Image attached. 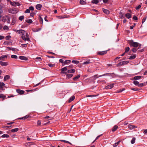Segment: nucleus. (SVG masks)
<instances>
[{
	"instance_id": "58",
	"label": "nucleus",
	"mask_w": 147,
	"mask_h": 147,
	"mask_svg": "<svg viewBox=\"0 0 147 147\" xmlns=\"http://www.w3.org/2000/svg\"><path fill=\"white\" fill-rule=\"evenodd\" d=\"M30 11L29 9H27L26 10V11L25 12V13H29L30 12Z\"/></svg>"
},
{
	"instance_id": "51",
	"label": "nucleus",
	"mask_w": 147,
	"mask_h": 147,
	"mask_svg": "<svg viewBox=\"0 0 147 147\" xmlns=\"http://www.w3.org/2000/svg\"><path fill=\"white\" fill-rule=\"evenodd\" d=\"M131 90H133L135 91H137L139 90H140V89H139L138 88H131Z\"/></svg>"
},
{
	"instance_id": "3",
	"label": "nucleus",
	"mask_w": 147,
	"mask_h": 147,
	"mask_svg": "<svg viewBox=\"0 0 147 147\" xmlns=\"http://www.w3.org/2000/svg\"><path fill=\"white\" fill-rule=\"evenodd\" d=\"M112 74H111V73H106L102 75H100L99 76H98L97 75H94L92 77L93 78V79L94 80H95L96 78H98L99 77L103 76H111V75Z\"/></svg>"
},
{
	"instance_id": "59",
	"label": "nucleus",
	"mask_w": 147,
	"mask_h": 147,
	"mask_svg": "<svg viewBox=\"0 0 147 147\" xmlns=\"http://www.w3.org/2000/svg\"><path fill=\"white\" fill-rule=\"evenodd\" d=\"M27 44L28 43L21 44V46H22L23 47H27Z\"/></svg>"
},
{
	"instance_id": "11",
	"label": "nucleus",
	"mask_w": 147,
	"mask_h": 147,
	"mask_svg": "<svg viewBox=\"0 0 147 147\" xmlns=\"http://www.w3.org/2000/svg\"><path fill=\"white\" fill-rule=\"evenodd\" d=\"M42 7V5H41L40 4H38L36 5V8L37 9L40 10L41 9Z\"/></svg>"
},
{
	"instance_id": "57",
	"label": "nucleus",
	"mask_w": 147,
	"mask_h": 147,
	"mask_svg": "<svg viewBox=\"0 0 147 147\" xmlns=\"http://www.w3.org/2000/svg\"><path fill=\"white\" fill-rule=\"evenodd\" d=\"M141 7V6L140 5H139L136 7V10L139 9Z\"/></svg>"
},
{
	"instance_id": "52",
	"label": "nucleus",
	"mask_w": 147,
	"mask_h": 147,
	"mask_svg": "<svg viewBox=\"0 0 147 147\" xmlns=\"http://www.w3.org/2000/svg\"><path fill=\"white\" fill-rule=\"evenodd\" d=\"M15 18H13L12 20V25H13L15 23Z\"/></svg>"
},
{
	"instance_id": "24",
	"label": "nucleus",
	"mask_w": 147,
	"mask_h": 147,
	"mask_svg": "<svg viewBox=\"0 0 147 147\" xmlns=\"http://www.w3.org/2000/svg\"><path fill=\"white\" fill-rule=\"evenodd\" d=\"M136 57V55H134L133 56H130L129 59H133L135 58Z\"/></svg>"
},
{
	"instance_id": "40",
	"label": "nucleus",
	"mask_w": 147,
	"mask_h": 147,
	"mask_svg": "<svg viewBox=\"0 0 147 147\" xmlns=\"http://www.w3.org/2000/svg\"><path fill=\"white\" fill-rule=\"evenodd\" d=\"M146 85V84L145 83H141L140 84H139L138 86L139 87H143L144 86H145Z\"/></svg>"
},
{
	"instance_id": "33",
	"label": "nucleus",
	"mask_w": 147,
	"mask_h": 147,
	"mask_svg": "<svg viewBox=\"0 0 147 147\" xmlns=\"http://www.w3.org/2000/svg\"><path fill=\"white\" fill-rule=\"evenodd\" d=\"M3 12V10L2 8L1 7V6L0 5V19L1 18V14Z\"/></svg>"
},
{
	"instance_id": "37",
	"label": "nucleus",
	"mask_w": 147,
	"mask_h": 147,
	"mask_svg": "<svg viewBox=\"0 0 147 147\" xmlns=\"http://www.w3.org/2000/svg\"><path fill=\"white\" fill-rule=\"evenodd\" d=\"M136 139L135 138H133L131 141V143L132 144H134L135 142Z\"/></svg>"
},
{
	"instance_id": "50",
	"label": "nucleus",
	"mask_w": 147,
	"mask_h": 147,
	"mask_svg": "<svg viewBox=\"0 0 147 147\" xmlns=\"http://www.w3.org/2000/svg\"><path fill=\"white\" fill-rule=\"evenodd\" d=\"M67 67H68V70L71 69L73 67V65H71L69 66H67Z\"/></svg>"
},
{
	"instance_id": "16",
	"label": "nucleus",
	"mask_w": 147,
	"mask_h": 147,
	"mask_svg": "<svg viewBox=\"0 0 147 147\" xmlns=\"http://www.w3.org/2000/svg\"><path fill=\"white\" fill-rule=\"evenodd\" d=\"M128 127L129 128V129L137 128L136 126H135L134 125H131L130 124L128 125Z\"/></svg>"
},
{
	"instance_id": "47",
	"label": "nucleus",
	"mask_w": 147,
	"mask_h": 147,
	"mask_svg": "<svg viewBox=\"0 0 147 147\" xmlns=\"http://www.w3.org/2000/svg\"><path fill=\"white\" fill-rule=\"evenodd\" d=\"M71 62V61L69 60H66L64 62L66 64L70 63Z\"/></svg>"
},
{
	"instance_id": "7",
	"label": "nucleus",
	"mask_w": 147,
	"mask_h": 147,
	"mask_svg": "<svg viewBox=\"0 0 147 147\" xmlns=\"http://www.w3.org/2000/svg\"><path fill=\"white\" fill-rule=\"evenodd\" d=\"M8 12L10 13L15 14L17 13L18 11L16 9L14 8L11 9H9Z\"/></svg>"
},
{
	"instance_id": "27",
	"label": "nucleus",
	"mask_w": 147,
	"mask_h": 147,
	"mask_svg": "<svg viewBox=\"0 0 147 147\" xmlns=\"http://www.w3.org/2000/svg\"><path fill=\"white\" fill-rule=\"evenodd\" d=\"M90 60H89V59L87 61H86L83 63L82 64L83 65H85V64L87 65V64H88L90 63Z\"/></svg>"
},
{
	"instance_id": "46",
	"label": "nucleus",
	"mask_w": 147,
	"mask_h": 147,
	"mask_svg": "<svg viewBox=\"0 0 147 147\" xmlns=\"http://www.w3.org/2000/svg\"><path fill=\"white\" fill-rule=\"evenodd\" d=\"M24 16H20L19 17V19L20 20L22 21L24 19Z\"/></svg>"
},
{
	"instance_id": "13",
	"label": "nucleus",
	"mask_w": 147,
	"mask_h": 147,
	"mask_svg": "<svg viewBox=\"0 0 147 147\" xmlns=\"http://www.w3.org/2000/svg\"><path fill=\"white\" fill-rule=\"evenodd\" d=\"M75 72L74 69H71L67 70V72L69 73H74Z\"/></svg>"
},
{
	"instance_id": "60",
	"label": "nucleus",
	"mask_w": 147,
	"mask_h": 147,
	"mask_svg": "<svg viewBox=\"0 0 147 147\" xmlns=\"http://www.w3.org/2000/svg\"><path fill=\"white\" fill-rule=\"evenodd\" d=\"M29 9H30V10L33 11L34 10V8L32 6H30L29 7Z\"/></svg>"
},
{
	"instance_id": "31",
	"label": "nucleus",
	"mask_w": 147,
	"mask_h": 147,
	"mask_svg": "<svg viewBox=\"0 0 147 147\" xmlns=\"http://www.w3.org/2000/svg\"><path fill=\"white\" fill-rule=\"evenodd\" d=\"M41 29L40 28H37L34 29H33V31L34 32H38L41 30Z\"/></svg>"
},
{
	"instance_id": "2",
	"label": "nucleus",
	"mask_w": 147,
	"mask_h": 147,
	"mask_svg": "<svg viewBox=\"0 0 147 147\" xmlns=\"http://www.w3.org/2000/svg\"><path fill=\"white\" fill-rule=\"evenodd\" d=\"M2 20L3 22H7V23L9 24L10 22V18L7 15H5L3 16L2 18Z\"/></svg>"
},
{
	"instance_id": "61",
	"label": "nucleus",
	"mask_w": 147,
	"mask_h": 147,
	"mask_svg": "<svg viewBox=\"0 0 147 147\" xmlns=\"http://www.w3.org/2000/svg\"><path fill=\"white\" fill-rule=\"evenodd\" d=\"M8 28V27L7 26H5L3 27V29L4 30H7Z\"/></svg>"
},
{
	"instance_id": "5",
	"label": "nucleus",
	"mask_w": 147,
	"mask_h": 147,
	"mask_svg": "<svg viewBox=\"0 0 147 147\" xmlns=\"http://www.w3.org/2000/svg\"><path fill=\"white\" fill-rule=\"evenodd\" d=\"M129 61H121L117 64V67H119L122 65H124L127 64L129 63Z\"/></svg>"
},
{
	"instance_id": "6",
	"label": "nucleus",
	"mask_w": 147,
	"mask_h": 147,
	"mask_svg": "<svg viewBox=\"0 0 147 147\" xmlns=\"http://www.w3.org/2000/svg\"><path fill=\"white\" fill-rule=\"evenodd\" d=\"M12 123H8L6 125H4V126H2L1 128H14V129H18L17 128H15V126H13L12 125H11L9 126H8V125H10Z\"/></svg>"
},
{
	"instance_id": "21",
	"label": "nucleus",
	"mask_w": 147,
	"mask_h": 147,
	"mask_svg": "<svg viewBox=\"0 0 147 147\" xmlns=\"http://www.w3.org/2000/svg\"><path fill=\"white\" fill-rule=\"evenodd\" d=\"M1 137L3 138H8L9 137V136L7 134H5L1 136Z\"/></svg>"
},
{
	"instance_id": "42",
	"label": "nucleus",
	"mask_w": 147,
	"mask_h": 147,
	"mask_svg": "<svg viewBox=\"0 0 147 147\" xmlns=\"http://www.w3.org/2000/svg\"><path fill=\"white\" fill-rule=\"evenodd\" d=\"M130 49L129 48V47H127L125 48V53H127L129 51Z\"/></svg>"
},
{
	"instance_id": "64",
	"label": "nucleus",
	"mask_w": 147,
	"mask_h": 147,
	"mask_svg": "<svg viewBox=\"0 0 147 147\" xmlns=\"http://www.w3.org/2000/svg\"><path fill=\"white\" fill-rule=\"evenodd\" d=\"M133 19L136 20H138V18L136 16H134L133 17Z\"/></svg>"
},
{
	"instance_id": "29",
	"label": "nucleus",
	"mask_w": 147,
	"mask_h": 147,
	"mask_svg": "<svg viewBox=\"0 0 147 147\" xmlns=\"http://www.w3.org/2000/svg\"><path fill=\"white\" fill-rule=\"evenodd\" d=\"M66 74V77L68 78H71L73 76V75L71 74Z\"/></svg>"
},
{
	"instance_id": "15",
	"label": "nucleus",
	"mask_w": 147,
	"mask_h": 147,
	"mask_svg": "<svg viewBox=\"0 0 147 147\" xmlns=\"http://www.w3.org/2000/svg\"><path fill=\"white\" fill-rule=\"evenodd\" d=\"M0 65L2 66H6L8 65L7 62L0 61Z\"/></svg>"
},
{
	"instance_id": "44",
	"label": "nucleus",
	"mask_w": 147,
	"mask_h": 147,
	"mask_svg": "<svg viewBox=\"0 0 147 147\" xmlns=\"http://www.w3.org/2000/svg\"><path fill=\"white\" fill-rule=\"evenodd\" d=\"M28 117H29L27 115L24 117H21V118H20V119H25L28 118Z\"/></svg>"
},
{
	"instance_id": "62",
	"label": "nucleus",
	"mask_w": 147,
	"mask_h": 147,
	"mask_svg": "<svg viewBox=\"0 0 147 147\" xmlns=\"http://www.w3.org/2000/svg\"><path fill=\"white\" fill-rule=\"evenodd\" d=\"M146 17H144L143 19L142 20V24H143L145 22V20L146 19Z\"/></svg>"
},
{
	"instance_id": "36",
	"label": "nucleus",
	"mask_w": 147,
	"mask_h": 147,
	"mask_svg": "<svg viewBox=\"0 0 147 147\" xmlns=\"http://www.w3.org/2000/svg\"><path fill=\"white\" fill-rule=\"evenodd\" d=\"M113 85H114V84H112L109 85L107 86V87L109 89H111L113 87Z\"/></svg>"
},
{
	"instance_id": "18",
	"label": "nucleus",
	"mask_w": 147,
	"mask_h": 147,
	"mask_svg": "<svg viewBox=\"0 0 147 147\" xmlns=\"http://www.w3.org/2000/svg\"><path fill=\"white\" fill-rule=\"evenodd\" d=\"M75 97L74 96H71L69 98L68 102H70L72 101H73L75 99Z\"/></svg>"
},
{
	"instance_id": "56",
	"label": "nucleus",
	"mask_w": 147,
	"mask_h": 147,
	"mask_svg": "<svg viewBox=\"0 0 147 147\" xmlns=\"http://www.w3.org/2000/svg\"><path fill=\"white\" fill-rule=\"evenodd\" d=\"M131 51L134 53H135L136 52L137 49L135 48H133L131 50Z\"/></svg>"
},
{
	"instance_id": "34",
	"label": "nucleus",
	"mask_w": 147,
	"mask_h": 147,
	"mask_svg": "<svg viewBox=\"0 0 147 147\" xmlns=\"http://www.w3.org/2000/svg\"><path fill=\"white\" fill-rule=\"evenodd\" d=\"M39 22H40V23L41 24H42L43 22V19L40 16V17L39 18Z\"/></svg>"
},
{
	"instance_id": "53",
	"label": "nucleus",
	"mask_w": 147,
	"mask_h": 147,
	"mask_svg": "<svg viewBox=\"0 0 147 147\" xmlns=\"http://www.w3.org/2000/svg\"><path fill=\"white\" fill-rule=\"evenodd\" d=\"M48 65L50 67H54L55 65V64H51V63H49L48 64Z\"/></svg>"
},
{
	"instance_id": "48",
	"label": "nucleus",
	"mask_w": 147,
	"mask_h": 147,
	"mask_svg": "<svg viewBox=\"0 0 147 147\" xmlns=\"http://www.w3.org/2000/svg\"><path fill=\"white\" fill-rule=\"evenodd\" d=\"M66 18V16H59L58 17V18L59 19H63Z\"/></svg>"
},
{
	"instance_id": "1",
	"label": "nucleus",
	"mask_w": 147,
	"mask_h": 147,
	"mask_svg": "<svg viewBox=\"0 0 147 147\" xmlns=\"http://www.w3.org/2000/svg\"><path fill=\"white\" fill-rule=\"evenodd\" d=\"M128 43L131 46L137 47L139 45V43L136 42H134L132 40H128Z\"/></svg>"
},
{
	"instance_id": "10",
	"label": "nucleus",
	"mask_w": 147,
	"mask_h": 147,
	"mask_svg": "<svg viewBox=\"0 0 147 147\" xmlns=\"http://www.w3.org/2000/svg\"><path fill=\"white\" fill-rule=\"evenodd\" d=\"M107 51H99L97 53V54L98 55H102L106 54L107 53Z\"/></svg>"
},
{
	"instance_id": "54",
	"label": "nucleus",
	"mask_w": 147,
	"mask_h": 147,
	"mask_svg": "<svg viewBox=\"0 0 147 147\" xmlns=\"http://www.w3.org/2000/svg\"><path fill=\"white\" fill-rule=\"evenodd\" d=\"M18 129H12L11 131L12 132H15L18 131Z\"/></svg>"
},
{
	"instance_id": "45",
	"label": "nucleus",
	"mask_w": 147,
	"mask_h": 147,
	"mask_svg": "<svg viewBox=\"0 0 147 147\" xmlns=\"http://www.w3.org/2000/svg\"><path fill=\"white\" fill-rule=\"evenodd\" d=\"M11 57L12 58L17 59L18 57L17 55H12L11 56Z\"/></svg>"
},
{
	"instance_id": "35",
	"label": "nucleus",
	"mask_w": 147,
	"mask_h": 147,
	"mask_svg": "<svg viewBox=\"0 0 147 147\" xmlns=\"http://www.w3.org/2000/svg\"><path fill=\"white\" fill-rule=\"evenodd\" d=\"M72 62L73 63L75 64H78L79 63V61L76 60H73L72 61Z\"/></svg>"
},
{
	"instance_id": "19",
	"label": "nucleus",
	"mask_w": 147,
	"mask_h": 147,
	"mask_svg": "<svg viewBox=\"0 0 147 147\" xmlns=\"http://www.w3.org/2000/svg\"><path fill=\"white\" fill-rule=\"evenodd\" d=\"M142 77V76H135L134 78V79L135 80H139V79H140Z\"/></svg>"
},
{
	"instance_id": "63",
	"label": "nucleus",
	"mask_w": 147,
	"mask_h": 147,
	"mask_svg": "<svg viewBox=\"0 0 147 147\" xmlns=\"http://www.w3.org/2000/svg\"><path fill=\"white\" fill-rule=\"evenodd\" d=\"M37 125H41V121L40 120H38L37 121Z\"/></svg>"
},
{
	"instance_id": "23",
	"label": "nucleus",
	"mask_w": 147,
	"mask_h": 147,
	"mask_svg": "<svg viewBox=\"0 0 147 147\" xmlns=\"http://www.w3.org/2000/svg\"><path fill=\"white\" fill-rule=\"evenodd\" d=\"M80 75H78L77 76L74 78H73V79L74 81L80 78Z\"/></svg>"
},
{
	"instance_id": "28",
	"label": "nucleus",
	"mask_w": 147,
	"mask_h": 147,
	"mask_svg": "<svg viewBox=\"0 0 147 147\" xmlns=\"http://www.w3.org/2000/svg\"><path fill=\"white\" fill-rule=\"evenodd\" d=\"M6 97V96L4 95L3 94H1L0 95V98H2V100H3Z\"/></svg>"
},
{
	"instance_id": "38",
	"label": "nucleus",
	"mask_w": 147,
	"mask_h": 147,
	"mask_svg": "<svg viewBox=\"0 0 147 147\" xmlns=\"http://www.w3.org/2000/svg\"><path fill=\"white\" fill-rule=\"evenodd\" d=\"M98 83L100 82L101 84H104L105 82V80H102L98 81Z\"/></svg>"
},
{
	"instance_id": "32",
	"label": "nucleus",
	"mask_w": 147,
	"mask_h": 147,
	"mask_svg": "<svg viewBox=\"0 0 147 147\" xmlns=\"http://www.w3.org/2000/svg\"><path fill=\"white\" fill-rule=\"evenodd\" d=\"M99 2L98 0H93L92 1V3L93 4H97Z\"/></svg>"
},
{
	"instance_id": "14",
	"label": "nucleus",
	"mask_w": 147,
	"mask_h": 147,
	"mask_svg": "<svg viewBox=\"0 0 147 147\" xmlns=\"http://www.w3.org/2000/svg\"><path fill=\"white\" fill-rule=\"evenodd\" d=\"M19 58L22 60L26 61L28 59V58L24 56H20L19 57Z\"/></svg>"
},
{
	"instance_id": "9",
	"label": "nucleus",
	"mask_w": 147,
	"mask_h": 147,
	"mask_svg": "<svg viewBox=\"0 0 147 147\" xmlns=\"http://www.w3.org/2000/svg\"><path fill=\"white\" fill-rule=\"evenodd\" d=\"M68 69V67H67V66L65 67H63V68H62L61 69V73L62 74H66V72H64V71H67Z\"/></svg>"
},
{
	"instance_id": "55",
	"label": "nucleus",
	"mask_w": 147,
	"mask_h": 147,
	"mask_svg": "<svg viewBox=\"0 0 147 147\" xmlns=\"http://www.w3.org/2000/svg\"><path fill=\"white\" fill-rule=\"evenodd\" d=\"M1 57L2 59H3L5 58H7V56L6 55H2Z\"/></svg>"
},
{
	"instance_id": "8",
	"label": "nucleus",
	"mask_w": 147,
	"mask_h": 147,
	"mask_svg": "<svg viewBox=\"0 0 147 147\" xmlns=\"http://www.w3.org/2000/svg\"><path fill=\"white\" fill-rule=\"evenodd\" d=\"M16 32L20 34H21L23 36H24L25 34V31L22 29L17 30L16 31Z\"/></svg>"
},
{
	"instance_id": "39",
	"label": "nucleus",
	"mask_w": 147,
	"mask_h": 147,
	"mask_svg": "<svg viewBox=\"0 0 147 147\" xmlns=\"http://www.w3.org/2000/svg\"><path fill=\"white\" fill-rule=\"evenodd\" d=\"M134 84L136 86H138L139 82L137 81H134L133 82Z\"/></svg>"
},
{
	"instance_id": "43",
	"label": "nucleus",
	"mask_w": 147,
	"mask_h": 147,
	"mask_svg": "<svg viewBox=\"0 0 147 147\" xmlns=\"http://www.w3.org/2000/svg\"><path fill=\"white\" fill-rule=\"evenodd\" d=\"M5 84L3 82H0V88H2L3 86H5Z\"/></svg>"
},
{
	"instance_id": "30",
	"label": "nucleus",
	"mask_w": 147,
	"mask_h": 147,
	"mask_svg": "<svg viewBox=\"0 0 147 147\" xmlns=\"http://www.w3.org/2000/svg\"><path fill=\"white\" fill-rule=\"evenodd\" d=\"M7 48L9 50H12L13 51H15L16 50V49L15 48H13L12 47H8Z\"/></svg>"
},
{
	"instance_id": "49",
	"label": "nucleus",
	"mask_w": 147,
	"mask_h": 147,
	"mask_svg": "<svg viewBox=\"0 0 147 147\" xmlns=\"http://www.w3.org/2000/svg\"><path fill=\"white\" fill-rule=\"evenodd\" d=\"M102 135H103V134H101V135H99V136H98L96 137V138L95 140L93 141V142H95V141L96 140H97V139H98V138L100 137L101 136H102Z\"/></svg>"
},
{
	"instance_id": "12",
	"label": "nucleus",
	"mask_w": 147,
	"mask_h": 147,
	"mask_svg": "<svg viewBox=\"0 0 147 147\" xmlns=\"http://www.w3.org/2000/svg\"><path fill=\"white\" fill-rule=\"evenodd\" d=\"M17 92L20 94H22L24 93V91L22 90H20V89H17L16 90Z\"/></svg>"
},
{
	"instance_id": "25",
	"label": "nucleus",
	"mask_w": 147,
	"mask_h": 147,
	"mask_svg": "<svg viewBox=\"0 0 147 147\" xmlns=\"http://www.w3.org/2000/svg\"><path fill=\"white\" fill-rule=\"evenodd\" d=\"M10 78V76L8 75H6L5 76L4 78V80L6 81L7 80H8Z\"/></svg>"
},
{
	"instance_id": "26",
	"label": "nucleus",
	"mask_w": 147,
	"mask_h": 147,
	"mask_svg": "<svg viewBox=\"0 0 147 147\" xmlns=\"http://www.w3.org/2000/svg\"><path fill=\"white\" fill-rule=\"evenodd\" d=\"M80 3L81 5H84L86 4V2L83 0H80Z\"/></svg>"
},
{
	"instance_id": "22",
	"label": "nucleus",
	"mask_w": 147,
	"mask_h": 147,
	"mask_svg": "<svg viewBox=\"0 0 147 147\" xmlns=\"http://www.w3.org/2000/svg\"><path fill=\"white\" fill-rule=\"evenodd\" d=\"M125 16L128 18V19H129L131 18V14L129 13H127L125 15Z\"/></svg>"
},
{
	"instance_id": "20",
	"label": "nucleus",
	"mask_w": 147,
	"mask_h": 147,
	"mask_svg": "<svg viewBox=\"0 0 147 147\" xmlns=\"http://www.w3.org/2000/svg\"><path fill=\"white\" fill-rule=\"evenodd\" d=\"M125 90V88H123L122 89H120L119 90H117L116 93H120V92H122V91H123Z\"/></svg>"
},
{
	"instance_id": "41",
	"label": "nucleus",
	"mask_w": 147,
	"mask_h": 147,
	"mask_svg": "<svg viewBox=\"0 0 147 147\" xmlns=\"http://www.w3.org/2000/svg\"><path fill=\"white\" fill-rule=\"evenodd\" d=\"M26 21L28 23H31L32 22V21L31 19L27 20Z\"/></svg>"
},
{
	"instance_id": "4",
	"label": "nucleus",
	"mask_w": 147,
	"mask_h": 147,
	"mask_svg": "<svg viewBox=\"0 0 147 147\" xmlns=\"http://www.w3.org/2000/svg\"><path fill=\"white\" fill-rule=\"evenodd\" d=\"M26 36L25 37L24 35V36L22 35L21 36V38L25 41H29L30 40V39L29 38V36L28 33H25Z\"/></svg>"
},
{
	"instance_id": "17",
	"label": "nucleus",
	"mask_w": 147,
	"mask_h": 147,
	"mask_svg": "<svg viewBox=\"0 0 147 147\" xmlns=\"http://www.w3.org/2000/svg\"><path fill=\"white\" fill-rule=\"evenodd\" d=\"M102 10L104 13L107 14H109L110 13L109 11L107 9H105L104 8H102Z\"/></svg>"
}]
</instances>
